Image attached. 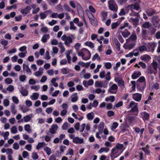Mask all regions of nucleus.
Instances as JSON below:
<instances>
[{
	"instance_id": "4be33fe9",
	"label": "nucleus",
	"mask_w": 160,
	"mask_h": 160,
	"mask_svg": "<svg viewBox=\"0 0 160 160\" xmlns=\"http://www.w3.org/2000/svg\"><path fill=\"white\" fill-rule=\"evenodd\" d=\"M137 39V37L136 34L134 33H133L130 36V37L127 40V41H130V40L135 41Z\"/></svg>"
},
{
	"instance_id": "473e14b6",
	"label": "nucleus",
	"mask_w": 160,
	"mask_h": 160,
	"mask_svg": "<svg viewBox=\"0 0 160 160\" xmlns=\"http://www.w3.org/2000/svg\"><path fill=\"white\" fill-rule=\"evenodd\" d=\"M115 100V97L113 96H111L109 97H107L105 98V101H110L112 102H113Z\"/></svg>"
},
{
	"instance_id": "cd10ccee",
	"label": "nucleus",
	"mask_w": 160,
	"mask_h": 160,
	"mask_svg": "<svg viewBox=\"0 0 160 160\" xmlns=\"http://www.w3.org/2000/svg\"><path fill=\"white\" fill-rule=\"evenodd\" d=\"M141 75V73L140 72H134L133 74L132 75V78L133 79H135L138 78Z\"/></svg>"
},
{
	"instance_id": "e433bc0d",
	"label": "nucleus",
	"mask_w": 160,
	"mask_h": 160,
	"mask_svg": "<svg viewBox=\"0 0 160 160\" xmlns=\"http://www.w3.org/2000/svg\"><path fill=\"white\" fill-rule=\"evenodd\" d=\"M44 150L46 152L48 156H49L51 154V150L50 148L47 147L44 148Z\"/></svg>"
},
{
	"instance_id": "4c0bfd02",
	"label": "nucleus",
	"mask_w": 160,
	"mask_h": 160,
	"mask_svg": "<svg viewBox=\"0 0 160 160\" xmlns=\"http://www.w3.org/2000/svg\"><path fill=\"white\" fill-rule=\"evenodd\" d=\"M56 8L58 11L62 12L63 11V6L60 3L57 6Z\"/></svg>"
},
{
	"instance_id": "8fccbe9b",
	"label": "nucleus",
	"mask_w": 160,
	"mask_h": 160,
	"mask_svg": "<svg viewBox=\"0 0 160 160\" xmlns=\"http://www.w3.org/2000/svg\"><path fill=\"white\" fill-rule=\"evenodd\" d=\"M104 66L107 69H110L112 67V64L110 62H106L104 64Z\"/></svg>"
},
{
	"instance_id": "864d4df0",
	"label": "nucleus",
	"mask_w": 160,
	"mask_h": 160,
	"mask_svg": "<svg viewBox=\"0 0 160 160\" xmlns=\"http://www.w3.org/2000/svg\"><path fill=\"white\" fill-rule=\"evenodd\" d=\"M14 89V87L12 85H9L7 88V90L9 92H12Z\"/></svg>"
},
{
	"instance_id": "9b49d317",
	"label": "nucleus",
	"mask_w": 160,
	"mask_h": 160,
	"mask_svg": "<svg viewBox=\"0 0 160 160\" xmlns=\"http://www.w3.org/2000/svg\"><path fill=\"white\" fill-rule=\"evenodd\" d=\"M118 152V150L117 148H116L115 147L112 149L111 150V154L110 156L111 157V158L112 160L117 157V156H116L114 157H113V156L114 155L116 154Z\"/></svg>"
},
{
	"instance_id": "4468645a",
	"label": "nucleus",
	"mask_w": 160,
	"mask_h": 160,
	"mask_svg": "<svg viewBox=\"0 0 160 160\" xmlns=\"http://www.w3.org/2000/svg\"><path fill=\"white\" fill-rule=\"evenodd\" d=\"M156 46V44L155 43L153 42H150L148 43V48L150 49H151V51L153 52L154 50L155 47Z\"/></svg>"
},
{
	"instance_id": "69168bd1",
	"label": "nucleus",
	"mask_w": 160,
	"mask_h": 160,
	"mask_svg": "<svg viewBox=\"0 0 160 160\" xmlns=\"http://www.w3.org/2000/svg\"><path fill=\"white\" fill-rule=\"evenodd\" d=\"M12 100L13 102L15 104H17L18 103L19 100L18 98L15 96H13L12 97Z\"/></svg>"
},
{
	"instance_id": "338daca9",
	"label": "nucleus",
	"mask_w": 160,
	"mask_h": 160,
	"mask_svg": "<svg viewBox=\"0 0 160 160\" xmlns=\"http://www.w3.org/2000/svg\"><path fill=\"white\" fill-rule=\"evenodd\" d=\"M8 41L6 40L2 39L0 41L1 44L4 46H6L8 44Z\"/></svg>"
},
{
	"instance_id": "f704fd0d",
	"label": "nucleus",
	"mask_w": 160,
	"mask_h": 160,
	"mask_svg": "<svg viewBox=\"0 0 160 160\" xmlns=\"http://www.w3.org/2000/svg\"><path fill=\"white\" fill-rule=\"evenodd\" d=\"M85 45L90 47L91 48H92L94 47L93 44L91 41H87L85 43Z\"/></svg>"
},
{
	"instance_id": "c9c22d12",
	"label": "nucleus",
	"mask_w": 160,
	"mask_h": 160,
	"mask_svg": "<svg viewBox=\"0 0 160 160\" xmlns=\"http://www.w3.org/2000/svg\"><path fill=\"white\" fill-rule=\"evenodd\" d=\"M114 42L118 50H120V44L117 39L114 40Z\"/></svg>"
},
{
	"instance_id": "1a4fd4ad",
	"label": "nucleus",
	"mask_w": 160,
	"mask_h": 160,
	"mask_svg": "<svg viewBox=\"0 0 160 160\" xmlns=\"http://www.w3.org/2000/svg\"><path fill=\"white\" fill-rule=\"evenodd\" d=\"M141 117L144 121H148L150 117V114L145 111L142 112L140 113Z\"/></svg>"
},
{
	"instance_id": "0e129e2a",
	"label": "nucleus",
	"mask_w": 160,
	"mask_h": 160,
	"mask_svg": "<svg viewBox=\"0 0 160 160\" xmlns=\"http://www.w3.org/2000/svg\"><path fill=\"white\" fill-rule=\"evenodd\" d=\"M45 143L44 142H39L36 147V149H39L40 148H41L43 145L45 144Z\"/></svg>"
},
{
	"instance_id": "79ce46f5",
	"label": "nucleus",
	"mask_w": 160,
	"mask_h": 160,
	"mask_svg": "<svg viewBox=\"0 0 160 160\" xmlns=\"http://www.w3.org/2000/svg\"><path fill=\"white\" fill-rule=\"evenodd\" d=\"M32 158L33 160H36L38 158V156L37 153L36 152H33L32 154Z\"/></svg>"
},
{
	"instance_id": "5fc2aeb1",
	"label": "nucleus",
	"mask_w": 160,
	"mask_h": 160,
	"mask_svg": "<svg viewBox=\"0 0 160 160\" xmlns=\"http://www.w3.org/2000/svg\"><path fill=\"white\" fill-rule=\"evenodd\" d=\"M118 123L117 122H114L113 123L111 126L112 129H116L118 126Z\"/></svg>"
},
{
	"instance_id": "6e6d98bb",
	"label": "nucleus",
	"mask_w": 160,
	"mask_h": 160,
	"mask_svg": "<svg viewBox=\"0 0 160 160\" xmlns=\"http://www.w3.org/2000/svg\"><path fill=\"white\" fill-rule=\"evenodd\" d=\"M152 67L155 70H156L158 65L157 62L155 61H153V62L152 63Z\"/></svg>"
},
{
	"instance_id": "603ef678",
	"label": "nucleus",
	"mask_w": 160,
	"mask_h": 160,
	"mask_svg": "<svg viewBox=\"0 0 160 160\" xmlns=\"http://www.w3.org/2000/svg\"><path fill=\"white\" fill-rule=\"evenodd\" d=\"M132 52L133 54V55L135 56H137L139 55V53L137 49L133 50Z\"/></svg>"
},
{
	"instance_id": "4d7b16f0",
	"label": "nucleus",
	"mask_w": 160,
	"mask_h": 160,
	"mask_svg": "<svg viewBox=\"0 0 160 160\" xmlns=\"http://www.w3.org/2000/svg\"><path fill=\"white\" fill-rule=\"evenodd\" d=\"M119 25V24L117 22L112 23L111 26L112 29H114L116 28Z\"/></svg>"
},
{
	"instance_id": "09e8293b",
	"label": "nucleus",
	"mask_w": 160,
	"mask_h": 160,
	"mask_svg": "<svg viewBox=\"0 0 160 160\" xmlns=\"http://www.w3.org/2000/svg\"><path fill=\"white\" fill-rule=\"evenodd\" d=\"M70 29L71 30H75L76 29V27L74 25L73 22H72L71 21L70 22Z\"/></svg>"
},
{
	"instance_id": "20e7f679",
	"label": "nucleus",
	"mask_w": 160,
	"mask_h": 160,
	"mask_svg": "<svg viewBox=\"0 0 160 160\" xmlns=\"http://www.w3.org/2000/svg\"><path fill=\"white\" fill-rule=\"evenodd\" d=\"M118 87L115 84H113L108 89V91L111 94H116L117 91Z\"/></svg>"
},
{
	"instance_id": "a211bd4d",
	"label": "nucleus",
	"mask_w": 160,
	"mask_h": 160,
	"mask_svg": "<svg viewBox=\"0 0 160 160\" xmlns=\"http://www.w3.org/2000/svg\"><path fill=\"white\" fill-rule=\"evenodd\" d=\"M140 59L142 60L148 61L151 59V58L149 56L146 54L141 56L140 57Z\"/></svg>"
},
{
	"instance_id": "c85d7f7f",
	"label": "nucleus",
	"mask_w": 160,
	"mask_h": 160,
	"mask_svg": "<svg viewBox=\"0 0 160 160\" xmlns=\"http://www.w3.org/2000/svg\"><path fill=\"white\" fill-rule=\"evenodd\" d=\"M39 94L38 93L35 92L33 93L32 95L30 96V98L33 100H35L38 99Z\"/></svg>"
},
{
	"instance_id": "c03bdc74",
	"label": "nucleus",
	"mask_w": 160,
	"mask_h": 160,
	"mask_svg": "<svg viewBox=\"0 0 160 160\" xmlns=\"http://www.w3.org/2000/svg\"><path fill=\"white\" fill-rule=\"evenodd\" d=\"M115 147L116 148H117L118 149L121 150L123 148V145L122 144L118 143L116 145Z\"/></svg>"
},
{
	"instance_id": "ea45409f",
	"label": "nucleus",
	"mask_w": 160,
	"mask_h": 160,
	"mask_svg": "<svg viewBox=\"0 0 160 160\" xmlns=\"http://www.w3.org/2000/svg\"><path fill=\"white\" fill-rule=\"evenodd\" d=\"M130 20H132L134 25H136L139 21V19L138 18H131Z\"/></svg>"
},
{
	"instance_id": "0eeeda50",
	"label": "nucleus",
	"mask_w": 160,
	"mask_h": 160,
	"mask_svg": "<svg viewBox=\"0 0 160 160\" xmlns=\"http://www.w3.org/2000/svg\"><path fill=\"white\" fill-rule=\"evenodd\" d=\"M142 95L139 93L133 94L132 95V98L135 101L139 102L141 99Z\"/></svg>"
},
{
	"instance_id": "f8f14e48",
	"label": "nucleus",
	"mask_w": 160,
	"mask_h": 160,
	"mask_svg": "<svg viewBox=\"0 0 160 160\" xmlns=\"http://www.w3.org/2000/svg\"><path fill=\"white\" fill-rule=\"evenodd\" d=\"M72 142L75 144H82L83 143V140L82 139L80 138L77 137L73 139Z\"/></svg>"
},
{
	"instance_id": "f3484780",
	"label": "nucleus",
	"mask_w": 160,
	"mask_h": 160,
	"mask_svg": "<svg viewBox=\"0 0 160 160\" xmlns=\"http://www.w3.org/2000/svg\"><path fill=\"white\" fill-rule=\"evenodd\" d=\"M51 12L52 11L51 10H49L43 12L41 13L40 14L41 19H44L47 16V13L49 12Z\"/></svg>"
},
{
	"instance_id": "423d86ee",
	"label": "nucleus",
	"mask_w": 160,
	"mask_h": 160,
	"mask_svg": "<svg viewBox=\"0 0 160 160\" xmlns=\"http://www.w3.org/2000/svg\"><path fill=\"white\" fill-rule=\"evenodd\" d=\"M127 9L128 10L130 9L131 11H133V9H134L136 10H138L140 8V6L138 4H131L128 5L127 7Z\"/></svg>"
},
{
	"instance_id": "412c9836",
	"label": "nucleus",
	"mask_w": 160,
	"mask_h": 160,
	"mask_svg": "<svg viewBox=\"0 0 160 160\" xmlns=\"http://www.w3.org/2000/svg\"><path fill=\"white\" fill-rule=\"evenodd\" d=\"M50 36L48 34L43 35L41 38V41L43 43H46L47 42V40L49 38Z\"/></svg>"
},
{
	"instance_id": "f03ea898",
	"label": "nucleus",
	"mask_w": 160,
	"mask_h": 160,
	"mask_svg": "<svg viewBox=\"0 0 160 160\" xmlns=\"http://www.w3.org/2000/svg\"><path fill=\"white\" fill-rule=\"evenodd\" d=\"M138 103L132 101L130 103L128 106L127 107V108L128 109L131 108L130 111L131 112H133L136 111H138Z\"/></svg>"
},
{
	"instance_id": "39448f33",
	"label": "nucleus",
	"mask_w": 160,
	"mask_h": 160,
	"mask_svg": "<svg viewBox=\"0 0 160 160\" xmlns=\"http://www.w3.org/2000/svg\"><path fill=\"white\" fill-rule=\"evenodd\" d=\"M58 128V125L56 124H52L51 128L49 129V132L51 134H54L56 133V131Z\"/></svg>"
},
{
	"instance_id": "052dcab7",
	"label": "nucleus",
	"mask_w": 160,
	"mask_h": 160,
	"mask_svg": "<svg viewBox=\"0 0 160 160\" xmlns=\"http://www.w3.org/2000/svg\"><path fill=\"white\" fill-rule=\"evenodd\" d=\"M86 126V124L85 123H83L82 124L80 125V132H83V131L84 130L85 127Z\"/></svg>"
},
{
	"instance_id": "e2e57ef3",
	"label": "nucleus",
	"mask_w": 160,
	"mask_h": 160,
	"mask_svg": "<svg viewBox=\"0 0 160 160\" xmlns=\"http://www.w3.org/2000/svg\"><path fill=\"white\" fill-rule=\"evenodd\" d=\"M27 51H26L25 52H21L18 54V56L21 58H23L26 55V54L27 53Z\"/></svg>"
},
{
	"instance_id": "b1692460",
	"label": "nucleus",
	"mask_w": 160,
	"mask_h": 160,
	"mask_svg": "<svg viewBox=\"0 0 160 160\" xmlns=\"http://www.w3.org/2000/svg\"><path fill=\"white\" fill-rule=\"evenodd\" d=\"M86 116L88 119L89 120H92L94 117V113L92 112L88 113Z\"/></svg>"
},
{
	"instance_id": "7ed1b4c3",
	"label": "nucleus",
	"mask_w": 160,
	"mask_h": 160,
	"mask_svg": "<svg viewBox=\"0 0 160 160\" xmlns=\"http://www.w3.org/2000/svg\"><path fill=\"white\" fill-rule=\"evenodd\" d=\"M61 39L65 41V44L67 46H69L72 42V39L70 36L67 37L66 35H64L61 37Z\"/></svg>"
},
{
	"instance_id": "680f3d73",
	"label": "nucleus",
	"mask_w": 160,
	"mask_h": 160,
	"mask_svg": "<svg viewBox=\"0 0 160 160\" xmlns=\"http://www.w3.org/2000/svg\"><path fill=\"white\" fill-rule=\"evenodd\" d=\"M11 132L12 133L15 134L17 132V129L15 126H13L11 129Z\"/></svg>"
},
{
	"instance_id": "6e6552de",
	"label": "nucleus",
	"mask_w": 160,
	"mask_h": 160,
	"mask_svg": "<svg viewBox=\"0 0 160 160\" xmlns=\"http://www.w3.org/2000/svg\"><path fill=\"white\" fill-rule=\"evenodd\" d=\"M146 86V82L143 83H140L137 85V90L141 92H143Z\"/></svg>"
},
{
	"instance_id": "a18cd8bd",
	"label": "nucleus",
	"mask_w": 160,
	"mask_h": 160,
	"mask_svg": "<svg viewBox=\"0 0 160 160\" xmlns=\"http://www.w3.org/2000/svg\"><path fill=\"white\" fill-rule=\"evenodd\" d=\"M108 82L107 81H102V87L106 88L107 87Z\"/></svg>"
},
{
	"instance_id": "bf43d9fd",
	"label": "nucleus",
	"mask_w": 160,
	"mask_h": 160,
	"mask_svg": "<svg viewBox=\"0 0 160 160\" xmlns=\"http://www.w3.org/2000/svg\"><path fill=\"white\" fill-rule=\"evenodd\" d=\"M5 82L6 84H9L11 83L12 82V79L10 78H7L5 79Z\"/></svg>"
},
{
	"instance_id": "72a5a7b5",
	"label": "nucleus",
	"mask_w": 160,
	"mask_h": 160,
	"mask_svg": "<svg viewBox=\"0 0 160 160\" xmlns=\"http://www.w3.org/2000/svg\"><path fill=\"white\" fill-rule=\"evenodd\" d=\"M78 13L79 14V15H80L81 17H82V20L85 23V24L86 25V27H87L88 24H87V22L85 18L84 17L83 12H81L79 14V12L78 11Z\"/></svg>"
},
{
	"instance_id": "5701e85b",
	"label": "nucleus",
	"mask_w": 160,
	"mask_h": 160,
	"mask_svg": "<svg viewBox=\"0 0 160 160\" xmlns=\"http://www.w3.org/2000/svg\"><path fill=\"white\" fill-rule=\"evenodd\" d=\"M122 36L125 38L128 37L130 34V33L127 30L125 29L123 32H121Z\"/></svg>"
},
{
	"instance_id": "7c9ffc66",
	"label": "nucleus",
	"mask_w": 160,
	"mask_h": 160,
	"mask_svg": "<svg viewBox=\"0 0 160 160\" xmlns=\"http://www.w3.org/2000/svg\"><path fill=\"white\" fill-rule=\"evenodd\" d=\"M152 21L154 24L158 23L159 21V18L158 16H153L152 18Z\"/></svg>"
},
{
	"instance_id": "bb28decb",
	"label": "nucleus",
	"mask_w": 160,
	"mask_h": 160,
	"mask_svg": "<svg viewBox=\"0 0 160 160\" xmlns=\"http://www.w3.org/2000/svg\"><path fill=\"white\" fill-rule=\"evenodd\" d=\"M29 64L27 62H25L23 64V70H30L29 67Z\"/></svg>"
},
{
	"instance_id": "f257e3e1",
	"label": "nucleus",
	"mask_w": 160,
	"mask_h": 160,
	"mask_svg": "<svg viewBox=\"0 0 160 160\" xmlns=\"http://www.w3.org/2000/svg\"><path fill=\"white\" fill-rule=\"evenodd\" d=\"M109 8L110 10L117 12L118 9V7L114 0H110L108 1Z\"/></svg>"
},
{
	"instance_id": "aec40b11",
	"label": "nucleus",
	"mask_w": 160,
	"mask_h": 160,
	"mask_svg": "<svg viewBox=\"0 0 160 160\" xmlns=\"http://www.w3.org/2000/svg\"><path fill=\"white\" fill-rule=\"evenodd\" d=\"M78 98V97L77 95V93H74L71 96V101L72 102H77Z\"/></svg>"
},
{
	"instance_id": "de8ad7c7",
	"label": "nucleus",
	"mask_w": 160,
	"mask_h": 160,
	"mask_svg": "<svg viewBox=\"0 0 160 160\" xmlns=\"http://www.w3.org/2000/svg\"><path fill=\"white\" fill-rule=\"evenodd\" d=\"M147 48L144 45L140 46L138 47V49L140 52H142L146 51Z\"/></svg>"
},
{
	"instance_id": "393cba45",
	"label": "nucleus",
	"mask_w": 160,
	"mask_h": 160,
	"mask_svg": "<svg viewBox=\"0 0 160 160\" xmlns=\"http://www.w3.org/2000/svg\"><path fill=\"white\" fill-rule=\"evenodd\" d=\"M109 151V149L108 148H101L98 151V153L101 154L103 152H108Z\"/></svg>"
},
{
	"instance_id": "774afa93",
	"label": "nucleus",
	"mask_w": 160,
	"mask_h": 160,
	"mask_svg": "<svg viewBox=\"0 0 160 160\" xmlns=\"http://www.w3.org/2000/svg\"><path fill=\"white\" fill-rule=\"evenodd\" d=\"M49 160H59L56 159V156L54 154H52L50 156L49 158Z\"/></svg>"
},
{
	"instance_id": "dca6fc26",
	"label": "nucleus",
	"mask_w": 160,
	"mask_h": 160,
	"mask_svg": "<svg viewBox=\"0 0 160 160\" xmlns=\"http://www.w3.org/2000/svg\"><path fill=\"white\" fill-rule=\"evenodd\" d=\"M92 18L90 19L91 23L93 26H96L98 24V22L97 20L95 17L92 15Z\"/></svg>"
},
{
	"instance_id": "c756f323",
	"label": "nucleus",
	"mask_w": 160,
	"mask_h": 160,
	"mask_svg": "<svg viewBox=\"0 0 160 160\" xmlns=\"http://www.w3.org/2000/svg\"><path fill=\"white\" fill-rule=\"evenodd\" d=\"M115 82L118 83V84L119 86H123V88H124V82L123 80L121 79L118 81L115 80Z\"/></svg>"
},
{
	"instance_id": "58836bf2",
	"label": "nucleus",
	"mask_w": 160,
	"mask_h": 160,
	"mask_svg": "<svg viewBox=\"0 0 160 160\" xmlns=\"http://www.w3.org/2000/svg\"><path fill=\"white\" fill-rule=\"evenodd\" d=\"M143 39H145L147 35V30L142 29L141 33Z\"/></svg>"
},
{
	"instance_id": "2f4dec72",
	"label": "nucleus",
	"mask_w": 160,
	"mask_h": 160,
	"mask_svg": "<svg viewBox=\"0 0 160 160\" xmlns=\"http://www.w3.org/2000/svg\"><path fill=\"white\" fill-rule=\"evenodd\" d=\"M63 7L64 8V9L65 11L71 12H73V10H72V9L69 7V6L67 4H65L63 5Z\"/></svg>"
},
{
	"instance_id": "a878e982",
	"label": "nucleus",
	"mask_w": 160,
	"mask_h": 160,
	"mask_svg": "<svg viewBox=\"0 0 160 160\" xmlns=\"http://www.w3.org/2000/svg\"><path fill=\"white\" fill-rule=\"evenodd\" d=\"M104 126V123L101 122L99 123L98 126V130L100 132H102Z\"/></svg>"
},
{
	"instance_id": "37998d69",
	"label": "nucleus",
	"mask_w": 160,
	"mask_h": 160,
	"mask_svg": "<svg viewBox=\"0 0 160 160\" xmlns=\"http://www.w3.org/2000/svg\"><path fill=\"white\" fill-rule=\"evenodd\" d=\"M43 73V71H38L35 72L34 75L37 77L41 76Z\"/></svg>"
},
{
	"instance_id": "a19ab883",
	"label": "nucleus",
	"mask_w": 160,
	"mask_h": 160,
	"mask_svg": "<svg viewBox=\"0 0 160 160\" xmlns=\"http://www.w3.org/2000/svg\"><path fill=\"white\" fill-rule=\"evenodd\" d=\"M86 49L88 51V56L85 57L84 56L82 58V59H83L84 60H89L90 58L91 54V53H90V52L89 51H88L87 49Z\"/></svg>"
},
{
	"instance_id": "13d9d810",
	"label": "nucleus",
	"mask_w": 160,
	"mask_h": 160,
	"mask_svg": "<svg viewBox=\"0 0 160 160\" xmlns=\"http://www.w3.org/2000/svg\"><path fill=\"white\" fill-rule=\"evenodd\" d=\"M132 11V12L130 14V15L134 16H136L137 17H139L140 16L139 12H136L133 11Z\"/></svg>"
},
{
	"instance_id": "2eb2a0df",
	"label": "nucleus",
	"mask_w": 160,
	"mask_h": 160,
	"mask_svg": "<svg viewBox=\"0 0 160 160\" xmlns=\"http://www.w3.org/2000/svg\"><path fill=\"white\" fill-rule=\"evenodd\" d=\"M101 15L102 21L104 22L108 16V12L105 11H103L101 12Z\"/></svg>"
},
{
	"instance_id": "3c124183",
	"label": "nucleus",
	"mask_w": 160,
	"mask_h": 160,
	"mask_svg": "<svg viewBox=\"0 0 160 160\" xmlns=\"http://www.w3.org/2000/svg\"><path fill=\"white\" fill-rule=\"evenodd\" d=\"M30 126L29 124H26L24 126V129L28 132H29L30 131Z\"/></svg>"
},
{
	"instance_id": "6ab92c4d",
	"label": "nucleus",
	"mask_w": 160,
	"mask_h": 160,
	"mask_svg": "<svg viewBox=\"0 0 160 160\" xmlns=\"http://www.w3.org/2000/svg\"><path fill=\"white\" fill-rule=\"evenodd\" d=\"M21 89L20 90V91L21 93V94L23 96H27L28 94V92L27 89H23V87L21 86Z\"/></svg>"
},
{
	"instance_id": "9d476101",
	"label": "nucleus",
	"mask_w": 160,
	"mask_h": 160,
	"mask_svg": "<svg viewBox=\"0 0 160 160\" xmlns=\"http://www.w3.org/2000/svg\"><path fill=\"white\" fill-rule=\"evenodd\" d=\"M31 9V7L28 6L25 8L21 10V12L24 15H26L28 13L30 12V11Z\"/></svg>"
},
{
	"instance_id": "49530a36",
	"label": "nucleus",
	"mask_w": 160,
	"mask_h": 160,
	"mask_svg": "<svg viewBox=\"0 0 160 160\" xmlns=\"http://www.w3.org/2000/svg\"><path fill=\"white\" fill-rule=\"evenodd\" d=\"M31 119V117L29 115H27L23 118V120L24 122H27L29 121Z\"/></svg>"
},
{
	"instance_id": "ddd939ff",
	"label": "nucleus",
	"mask_w": 160,
	"mask_h": 160,
	"mask_svg": "<svg viewBox=\"0 0 160 160\" xmlns=\"http://www.w3.org/2000/svg\"><path fill=\"white\" fill-rule=\"evenodd\" d=\"M146 13L149 16H151L154 14L157 13V12L152 8H149L146 11Z\"/></svg>"
}]
</instances>
